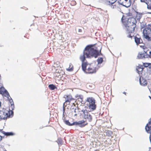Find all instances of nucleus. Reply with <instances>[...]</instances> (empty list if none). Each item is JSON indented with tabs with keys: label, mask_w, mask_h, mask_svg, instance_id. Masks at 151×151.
Returning a JSON list of instances; mask_svg holds the SVG:
<instances>
[{
	"label": "nucleus",
	"mask_w": 151,
	"mask_h": 151,
	"mask_svg": "<svg viewBox=\"0 0 151 151\" xmlns=\"http://www.w3.org/2000/svg\"><path fill=\"white\" fill-rule=\"evenodd\" d=\"M99 49L95 47H93V45H88L87 46L83 51V54L80 57V60L82 62V68L83 71L86 72L87 69L86 68L88 63L87 62H85L86 60V57L88 58H91L93 57L96 58L98 56L101 55H102L101 52V47L99 46Z\"/></svg>",
	"instance_id": "1"
},
{
	"label": "nucleus",
	"mask_w": 151,
	"mask_h": 151,
	"mask_svg": "<svg viewBox=\"0 0 151 151\" xmlns=\"http://www.w3.org/2000/svg\"><path fill=\"white\" fill-rule=\"evenodd\" d=\"M121 20L123 24L126 28L127 37L132 38L133 36V33L136 26L137 21L136 19L133 17L126 18L123 15Z\"/></svg>",
	"instance_id": "2"
},
{
	"label": "nucleus",
	"mask_w": 151,
	"mask_h": 151,
	"mask_svg": "<svg viewBox=\"0 0 151 151\" xmlns=\"http://www.w3.org/2000/svg\"><path fill=\"white\" fill-rule=\"evenodd\" d=\"M86 102L87 106L90 110V111H93L96 109V100L93 98L92 97H88L86 100Z\"/></svg>",
	"instance_id": "3"
},
{
	"label": "nucleus",
	"mask_w": 151,
	"mask_h": 151,
	"mask_svg": "<svg viewBox=\"0 0 151 151\" xmlns=\"http://www.w3.org/2000/svg\"><path fill=\"white\" fill-rule=\"evenodd\" d=\"M144 38L148 41H151V24L146 26L143 31Z\"/></svg>",
	"instance_id": "4"
},
{
	"label": "nucleus",
	"mask_w": 151,
	"mask_h": 151,
	"mask_svg": "<svg viewBox=\"0 0 151 151\" xmlns=\"http://www.w3.org/2000/svg\"><path fill=\"white\" fill-rule=\"evenodd\" d=\"M115 0H111L107 2V5L110 6L111 8L115 10L120 11L121 10V5L119 3L115 2Z\"/></svg>",
	"instance_id": "5"
},
{
	"label": "nucleus",
	"mask_w": 151,
	"mask_h": 151,
	"mask_svg": "<svg viewBox=\"0 0 151 151\" xmlns=\"http://www.w3.org/2000/svg\"><path fill=\"white\" fill-rule=\"evenodd\" d=\"M13 112L12 110H9L7 112H5L3 111L0 112V121L4 119L5 120L8 117H9L13 116Z\"/></svg>",
	"instance_id": "6"
},
{
	"label": "nucleus",
	"mask_w": 151,
	"mask_h": 151,
	"mask_svg": "<svg viewBox=\"0 0 151 151\" xmlns=\"http://www.w3.org/2000/svg\"><path fill=\"white\" fill-rule=\"evenodd\" d=\"M64 98L65 99V103L63 104V113L65 112V108L66 106L65 104L68 102L69 103V104L70 101H75V99L70 94L65 95H64Z\"/></svg>",
	"instance_id": "7"
},
{
	"label": "nucleus",
	"mask_w": 151,
	"mask_h": 151,
	"mask_svg": "<svg viewBox=\"0 0 151 151\" xmlns=\"http://www.w3.org/2000/svg\"><path fill=\"white\" fill-rule=\"evenodd\" d=\"M121 5L126 7H129L131 4V0H116Z\"/></svg>",
	"instance_id": "8"
},
{
	"label": "nucleus",
	"mask_w": 151,
	"mask_h": 151,
	"mask_svg": "<svg viewBox=\"0 0 151 151\" xmlns=\"http://www.w3.org/2000/svg\"><path fill=\"white\" fill-rule=\"evenodd\" d=\"M83 114V118L87 119L89 122H91L92 121V117L91 115L89 113L87 110H82Z\"/></svg>",
	"instance_id": "9"
},
{
	"label": "nucleus",
	"mask_w": 151,
	"mask_h": 151,
	"mask_svg": "<svg viewBox=\"0 0 151 151\" xmlns=\"http://www.w3.org/2000/svg\"><path fill=\"white\" fill-rule=\"evenodd\" d=\"M96 71V68L90 65L87 69L85 72L89 74L95 73Z\"/></svg>",
	"instance_id": "10"
},
{
	"label": "nucleus",
	"mask_w": 151,
	"mask_h": 151,
	"mask_svg": "<svg viewBox=\"0 0 151 151\" xmlns=\"http://www.w3.org/2000/svg\"><path fill=\"white\" fill-rule=\"evenodd\" d=\"M85 122V121L83 120L79 121L78 122H74L73 123H72V126L74 125H81V127H84L85 126L88 124L87 123H86L85 124H84V123Z\"/></svg>",
	"instance_id": "11"
},
{
	"label": "nucleus",
	"mask_w": 151,
	"mask_h": 151,
	"mask_svg": "<svg viewBox=\"0 0 151 151\" xmlns=\"http://www.w3.org/2000/svg\"><path fill=\"white\" fill-rule=\"evenodd\" d=\"M140 1L141 2L146 4L148 9L151 10V0H140Z\"/></svg>",
	"instance_id": "12"
},
{
	"label": "nucleus",
	"mask_w": 151,
	"mask_h": 151,
	"mask_svg": "<svg viewBox=\"0 0 151 151\" xmlns=\"http://www.w3.org/2000/svg\"><path fill=\"white\" fill-rule=\"evenodd\" d=\"M145 129L148 133H151V119L150 121L146 125Z\"/></svg>",
	"instance_id": "13"
},
{
	"label": "nucleus",
	"mask_w": 151,
	"mask_h": 151,
	"mask_svg": "<svg viewBox=\"0 0 151 151\" xmlns=\"http://www.w3.org/2000/svg\"><path fill=\"white\" fill-rule=\"evenodd\" d=\"M146 52L145 51H144V52H139V53L137 57L139 59H142L143 58H146Z\"/></svg>",
	"instance_id": "14"
},
{
	"label": "nucleus",
	"mask_w": 151,
	"mask_h": 151,
	"mask_svg": "<svg viewBox=\"0 0 151 151\" xmlns=\"http://www.w3.org/2000/svg\"><path fill=\"white\" fill-rule=\"evenodd\" d=\"M135 41L137 45H139L142 43V41L140 37H138L137 36L134 37Z\"/></svg>",
	"instance_id": "15"
},
{
	"label": "nucleus",
	"mask_w": 151,
	"mask_h": 151,
	"mask_svg": "<svg viewBox=\"0 0 151 151\" xmlns=\"http://www.w3.org/2000/svg\"><path fill=\"white\" fill-rule=\"evenodd\" d=\"M136 69L139 74H141L143 69V66L142 65H139L137 67Z\"/></svg>",
	"instance_id": "16"
},
{
	"label": "nucleus",
	"mask_w": 151,
	"mask_h": 151,
	"mask_svg": "<svg viewBox=\"0 0 151 151\" xmlns=\"http://www.w3.org/2000/svg\"><path fill=\"white\" fill-rule=\"evenodd\" d=\"M139 82L140 84L143 86H145L147 85V81L146 80L143 79L141 80L140 77L139 78Z\"/></svg>",
	"instance_id": "17"
},
{
	"label": "nucleus",
	"mask_w": 151,
	"mask_h": 151,
	"mask_svg": "<svg viewBox=\"0 0 151 151\" xmlns=\"http://www.w3.org/2000/svg\"><path fill=\"white\" fill-rule=\"evenodd\" d=\"M0 131L3 134L7 136H9L10 135H13V133L12 132H5L2 130H0Z\"/></svg>",
	"instance_id": "18"
},
{
	"label": "nucleus",
	"mask_w": 151,
	"mask_h": 151,
	"mask_svg": "<svg viewBox=\"0 0 151 151\" xmlns=\"http://www.w3.org/2000/svg\"><path fill=\"white\" fill-rule=\"evenodd\" d=\"M146 52V58H151V51H150L149 50H148Z\"/></svg>",
	"instance_id": "19"
},
{
	"label": "nucleus",
	"mask_w": 151,
	"mask_h": 151,
	"mask_svg": "<svg viewBox=\"0 0 151 151\" xmlns=\"http://www.w3.org/2000/svg\"><path fill=\"white\" fill-rule=\"evenodd\" d=\"M69 67L66 69L67 70L69 71H72L73 70V66L71 63H70L69 64Z\"/></svg>",
	"instance_id": "20"
},
{
	"label": "nucleus",
	"mask_w": 151,
	"mask_h": 151,
	"mask_svg": "<svg viewBox=\"0 0 151 151\" xmlns=\"http://www.w3.org/2000/svg\"><path fill=\"white\" fill-rule=\"evenodd\" d=\"M73 111H72L73 114H74L75 116H77V113L78 112V109L77 108H73Z\"/></svg>",
	"instance_id": "21"
},
{
	"label": "nucleus",
	"mask_w": 151,
	"mask_h": 151,
	"mask_svg": "<svg viewBox=\"0 0 151 151\" xmlns=\"http://www.w3.org/2000/svg\"><path fill=\"white\" fill-rule=\"evenodd\" d=\"M9 101L11 104V107L12 110H13L14 108V105L13 101L12 99H9Z\"/></svg>",
	"instance_id": "22"
},
{
	"label": "nucleus",
	"mask_w": 151,
	"mask_h": 151,
	"mask_svg": "<svg viewBox=\"0 0 151 151\" xmlns=\"http://www.w3.org/2000/svg\"><path fill=\"white\" fill-rule=\"evenodd\" d=\"M49 88L51 90H53L55 88H56V87L53 84H50L48 86Z\"/></svg>",
	"instance_id": "23"
},
{
	"label": "nucleus",
	"mask_w": 151,
	"mask_h": 151,
	"mask_svg": "<svg viewBox=\"0 0 151 151\" xmlns=\"http://www.w3.org/2000/svg\"><path fill=\"white\" fill-rule=\"evenodd\" d=\"M6 90L4 87H1L0 88V93L2 94H3Z\"/></svg>",
	"instance_id": "24"
},
{
	"label": "nucleus",
	"mask_w": 151,
	"mask_h": 151,
	"mask_svg": "<svg viewBox=\"0 0 151 151\" xmlns=\"http://www.w3.org/2000/svg\"><path fill=\"white\" fill-rule=\"evenodd\" d=\"M2 94L4 96L8 98L9 97V93L6 90L3 94Z\"/></svg>",
	"instance_id": "25"
},
{
	"label": "nucleus",
	"mask_w": 151,
	"mask_h": 151,
	"mask_svg": "<svg viewBox=\"0 0 151 151\" xmlns=\"http://www.w3.org/2000/svg\"><path fill=\"white\" fill-rule=\"evenodd\" d=\"M97 61L98 64L101 63L103 61V59L102 58H100L98 59Z\"/></svg>",
	"instance_id": "26"
},
{
	"label": "nucleus",
	"mask_w": 151,
	"mask_h": 151,
	"mask_svg": "<svg viewBox=\"0 0 151 151\" xmlns=\"http://www.w3.org/2000/svg\"><path fill=\"white\" fill-rule=\"evenodd\" d=\"M65 122L66 124L68 126H72V124H70L68 120H66L65 121Z\"/></svg>",
	"instance_id": "27"
},
{
	"label": "nucleus",
	"mask_w": 151,
	"mask_h": 151,
	"mask_svg": "<svg viewBox=\"0 0 151 151\" xmlns=\"http://www.w3.org/2000/svg\"><path fill=\"white\" fill-rule=\"evenodd\" d=\"M76 4V2L74 1H72L70 3V4L72 5H75Z\"/></svg>",
	"instance_id": "28"
},
{
	"label": "nucleus",
	"mask_w": 151,
	"mask_h": 151,
	"mask_svg": "<svg viewBox=\"0 0 151 151\" xmlns=\"http://www.w3.org/2000/svg\"><path fill=\"white\" fill-rule=\"evenodd\" d=\"M143 65L145 67H147L149 66V64L147 63H144Z\"/></svg>",
	"instance_id": "29"
},
{
	"label": "nucleus",
	"mask_w": 151,
	"mask_h": 151,
	"mask_svg": "<svg viewBox=\"0 0 151 151\" xmlns=\"http://www.w3.org/2000/svg\"><path fill=\"white\" fill-rule=\"evenodd\" d=\"M112 133V132L111 131H107L106 132L107 134H108V133L109 134H110V136L111 135Z\"/></svg>",
	"instance_id": "30"
},
{
	"label": "nucleus",
	"mask_w": 151,
	"mask_h": 151,
	"mask_svg": "<svg viewBox=\"0 0 151 151\" xmlns=\"http://www.w3.org/2000/svg\"><path fill=\"white\" fill-rule=\"evenodd\" d=\"M127 15L128 16H132V14L131 13L129 12L127 14Z\"/></svg>",
	"instance_id": "31"
},
{
	"label": "nucleus",
	"mask_w": 151,
	"mask_h": 151,
	"mask_svg": "<svg viewBox=\"0 0 151 151\" xmlns=\"http://www.w3.org/2000/svg\"><path fill=\"white\" fill-rule=\"evenodd\" d=\"M78 31L79 32H82V30L81 29H79L78 30Z\"/></svg>",
	"instance_id": "32"
},
{
	"label": "nucleus",
	"mask_w": 151,
	"mask_h": 151,
	"mask_svg": "<svg viewBox=\"0 0 151 151\" xmlns=\"http://www.w3.org/2000/svg\"><path fill=\"white\" fill-rule=\"evenodd\" d=\"M1 106V102H0V107Z\"/></svg>",
	"instance_id": "33"
},
{
	"label": "nucleus",
	"mask_w": 151,
	"mask_h": 151,
	"mask_svg": "<svg viewBox=\"0 0 151 151\" xmlns=\"http://www.w3.org/2000/svg\"><path fill=\"white\" fill-rule=\"evenodd\" d=\"M123 93H124V94H125V95L126 94V92H124Z\"/></svg>",
	"instance_id": "34"
},
{
	"label": "nucleus",
	"mask_w": 151,
	"mask_h": 151,
	"mask_svg": "<svg viewBox=\"0 0 151 151\" xmlns=\"http://www.w3.org/2000/svg\"><path fill=\"white\" fill-rule=\"evenodd\" d=\"M149 151H151V149H150Z\"/></svg>",
	"instance_id": "35"
},
{
	"label": "nucleus",
	"mask_w": 151,
	"mask_h": 151,
	"mask_svg": "<svg viewBox=\"0 0 151 151\" xmlns=\"http://www.w3.org/2000/svg\"><path fill=\"white\" fill-rule=\"evenodd\" d=\"M73 105H75V104L74 103H73Z\"/></svg>",
	"instance_id": "36"
},
{
	"label": "nucleus",
	"mask_w": 151,
	"mask_h": 151,
	"mask_svg": "<svg viewBox=\"0 0 151 151\" xmlns=\"http://www.w3.org/2000/svg\"><path fill=\"white\" fill-rule=\"evenodd\" d=\"M150 141L151 142V139H150Z\"/></svg>",
	"instance_id": "37"
},
{
	"label": "nucleus",
	"mask_w": 151,
	"mask_h": 151,
	"mask_svg": "<svg viewBox=\"0 0 151 151\" xmlns=\"http://www.w3.org/2000/svg\"><path fill=\"white\" fill-rule=\"evenodd\" d=\"M150 99H151V97H150Z\"/></svg>",
	"instance_id": "38"
}]
</instances>
